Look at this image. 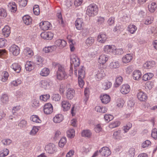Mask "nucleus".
Returning <instances> with one entry per match:
<instances>
[{
	"mask_svg": "<svg viewBox=\"0 0 157 157\" xmlns=\"http://www.w3.org/2000/svg\"><path fill=\"white\" fill-rule=\"evenodd\" d=\"M98 11V8L97 6L93 4L87 7L86 13L89 16L93 17L97 13Z\"/></svg>",
	"mask_w": 157,
	"mask_h": 157,
	"instance_id": "obj_1",
	"label": "nucleus"
},
{
	"mask_svg": "<svg viewBox=\"0 0 157 157\" xmlns=\"http://www.w3.org/2000/svg\"><path fill=\"white\" fill-rule=\"evenodd\" d=\"M10 52L13 55L17 56L20 53V49L15 44L12 45L9 48Z\"/></svg>",
	"mask_w": 157,
	"mask_h": 157,
	"instance_id": "obj_2",
	"label": "nucleus"
},
{
	"mask_svg": "<svg viewBox=\"0 0 157 157\" xmlns=\"http://www.w3.org/2000/svg\"><path fill=\"white\" fill-rule=\"evenodd\" d=\"M56 148L55 146L52 143L48 144L45 147L46 152L50 154H53L55 152Z\"/></svg>",
	"mask_w": 157,
	"mask_h": 157,
	"instance_id": "obj_3",
	"label": "nucleus"
},
{
	"mask_svg": "<svg viewBox=\"0 0 157 157\" xmlns=\"http://www.w3.org/2000/svg\"><path fill=\"white\" fill-rule=\"evenodd\" d=\"M53 111V106L51 103H47L45 104L44 107V111L45 114H50Z\"/></svg>",
	"mask_w": 157,
	"mask_h": 157,
	"instance_id": "obj_4",
	"label": "nucleus"
},
{
	"mask_svg": "<svg viewBox=\"0 0 157 157\" xmlns=\"http://www.w3.org/2000/svg\"><path fill=\"white\" fill-rule=\"evenodd\" d=\"M75 94V91L72 88H69L66 91V96L67 99L68 100L72 99Z\"/></svg>",
	"mask_w": 157,
	"mask_h": 157,
	"instance_id": "obj_5",
	"label": "nucleus"
},
{
	"mask_svg": "<svg viewBox=\"0 0 157 157\" xmlns=\"http://www.w3.org/2000/svg\"><path fill=\"white\" fill-rule=\"evenodd\" d=\"M99 152L102 156L106 157L109 156L111 153L109 149L106 147H103L100 150Z\"/></svg>",
	"mask_w": 157,
	"mask_h": 157,
	"instance_id": "obj_6",
	"label": "nucleus"
},
{
	"mask_svg": "<svg viewBox=\"0 0 157 157\" xmlns=\"http://www.w3.org/2000/svg\"><path fill=\"white\" fill-rule=\"evenodd\" d=\"M52 65L55 67L58 68L56 72H66L64 65L55 62H53L52 63Z\"/></svg>",
	"mask_w": 157,
	"mask_h": 157,
	"instance_id": "obj_7",
	"label": "nucleus"
},
{
	"mask_svg": "<svg viewBox=\"0 0 157 157\" xmlns=\"http://www.w3.org/2000/svg\"><path fill=\"white\" fill-rule=\"evenodd\" d=\"M40 28L43 30H46L51 28V24L48 21L41 22L40 24Z\"/></svg>",
	"mask_w": 157,
	"mask_h": 157,
	"instance_id": "obj_8",
	"label": "nucleus"
},
{
	"mask_svg": "<svg viewBox=\"0 0 157 157\" xmlns=\"http://www.w3.org/2000/svg\"><path fill=\"white\" fill-rule=\"evenodd\" d=\"M115 47L112 45H106L105 46L104 50L106 53L115 52L116 51Z\"/></svg>",
	"mask_w": 157,
	"mask_h": 157,
	"instance_id": "obj_9",
	"label": "nucleus"
},
{
	"mask_svg": "<svg viewBox=\"0 0 157 157\" xmlns=\"http://www.w3.org/2000/svg\"><path fill=\"white\" fill-rule=\"evenodd\" d=\"M130 88L129 86L127 84L123 85L121 88L120 91L123 94H126L130 91Z\"/></svg>",
	"mask_w": 157,
	"mask_h": 157,
	"instance_id": "obj_10",
	"label": "nucleus"
},
{
	"mask_svg": "<svg viewBox=\"0 0 157 157\" xmlns=\"http://www.w3.org/2000/svg\"><path fill=\"white\" fill-rule=\"evenodd\" d=\"M75 26L78 30L81 29L83 26V22L82 18H78L75 21Z\"/></svg>",
	"mask_w": 157,
	"mask_h": 157,
	"instance_id": "obj_11",
	"label": "nucleus"
},
{
	"mask_svg": "<svg viewBox=\"0 0 157 157\" xmlns=\"http://www.w3.org/2000/svg\"><path fill=\"white\" fill-rule=\"evenodd\" d=\"M100 98L102 103L105 104L109 103L111 99L110 96L106 94L101 96Z\"/></svg>",
	"mask_w": 157,
	"mask_h": 157,
	"instance_id": "obj_12",
	"label": "nucleus"
},
{
	"mask_svg": "<svg viewBox=\"0 0 157 157\" xmlns=\"http://www.w3.org/2000/svg\"><path fill=\"white\" fill-rule=\"evenodd\" d=\"M40 36L44 39L50 40L52 39L53 35L51 32H43L41 34Z\"/></svg>",
	"mask_w": 157,
	"mask_h": 157,
	"instance_id": "obj_13",
	"label": "nucleus"
},
{
	"mask_svg": "<svg viewBox=\"0 0 157 157\" xmlns=\"http://www.w3.org/2000/svg\"><path fill=\"white\" fill-rule=\"evenodd\" d=\"M62 106L63 111H67L70 109L71 105L69 101L64 100L62 102Z\"/></svg>",
	"mask_w": 157,
	"mask_h": 157,
	"instance_id": "obj_14",
	"label": "nucleus"
},
{
	"mask_svg": "<svg viewBox=\"0 0 157 157\" xmlns=\"http://www.w3.org/2000/svg\"><path fill=\"white\" fill-rule=\"evenodd\" d=\"M56 78L59 80H62L66 79L67 78L66 72H56Z\"/></svg>",
	"mask_w": 157,
	"mask_h": 157,
	"instance_id": "obj_15",
	"label": "nucleus"
},
{
	"mask_svg": "<svg viewBox=\"0 0 157 157\" xmlns=\"http://www.w3.org/2000/svg\"><path fill=\"white\" fill-rule=\"evenodd\" d=\"M107 39V36L105 34L101 33L98 36L97 41L99 43H103Z\"/></svg>",
	"mask_w": 157,
	"mask_h": 157,
	"instance_id": "obj_16",
	"label": "nucleus"
},
{
	"mask_svg": "<svg viewBox=\"0 0 157 157\" xmlns=\"http://www.w3.org/2000/svg\"><path fill=\"white\" fill-rule=\"evenodd\" d=\"M23 53L25 56L29 57H31L34 54L32 50L28 47H26L24 48L23 51Z\"/></svg>",
	"mask_w": 157,
	"mask_h": 157,
	"instance_id": "obj_17",
	"label": "nucleus"
},
{
	"mask_svg": "<svg viewBox=\"0 0 157 157\" xmlns=\"http://www.w3.org/2000/svg\"><path fill=\"white\" fill-rule=\"evenodd\" d=\"M63 120V116L60 114H58L53 118V121L55 123H59Z\"/></svg>",
	"mask_w": 157,
	"mask_h": 157,
	"instance_id": "obj_18",
	"label": "nucleus"
},
{
	"mask_svg": "<svg viewBox=\"0 0 157 157\" xmlns=\"http://www.w3.org/2000/svg\"><path fill=\"white\" fill-rule=\"evenodd\" d=\"M2 34L5 37H8L10 33V28L8 25H6L2 29Z\"/></svg>",
	"mask_w": 157,
	"mask_h": 157,
	"instance_id": "obj_19",
	"label": "nucleus"
},
{
	"mask_svg": "<svg viewBox=\"0 0 157 157\" xmlns=\"http://www.w3.org/2000/svg\"><path fill=\"white\" fill-rule=\"evenodd\" d=\"M138 99L140 101H144L147 98L146 94L143 92H139L137 94Z\"/></svg>",
	"mask_w": 157,
	"mask_h": 157,
	"instance_id": "obj_20",
	"label": "nucleus"
},
{
	"mask_svg": "<svg viewBox=\"0 0 157 157\" xmlns=\"http://www.w3.org/2000/svg\"><path fill=\"white\" fill-rule=\"evenodd\" d=\"M71 63L73 64L74 67L78 66L80 64V61L78 58L76 56H72L71 58Z\"/></svg>",
	"mask_w": 157,
	"mask_h": 157,
	"instance_id": "obj_21",
	"label": "nucleus"
},
{
	"mask_svg": "<svg viewBox=\"0 0 157 157\" xmlns=\"http://www.w3.org/2000/svg\"><path fill=\"white\" fill-rule=\"evenodd\" d=\"M132 59V56L130 54H127L122 58V61L123 63H129Z\"/></svg>",
	"mask_w": 157,
	"mask_h": 157,
	"instance_id": "obj_22",
	"label": "nucleus"
},
{
	"mask_svg": "<svg viewBox=\"0 0 157 157\" xmlns=\"http://www.w3.org/2000/svg\"><path fill=\"white\" fill-rule=\"evenodd\" d=\"M108 56L105 55H101L98 60V62L101 64H105L108 59Z\"/></svg>",
	"mask_w": 157,
	"mask_h": 157,
	"instance_id": "obj_23",
	"label": "nucleus"
},
{
	"mask_svg": "<svg viewBox=\"0 0 157 157\" xmlns=\"http://www.w3.org/2000/svg\"><path fill=\"white\" fill-rule=\"evenodd\" d=\"M55 44L60 48H63L66 46L67 43L63 40L59 39L55 41Z\"/></svg>",
	"mask_w": 157,
	"mask_h": 157,
	"instance_id": "obj_24",
	"label": "nucleus"
},
{
	"mask_svg": "<svg viewBox=\"0 0 157 157\" xmlns=\"http://www.w3.org/2000/svg\"><path fill=\"white\" fill-rule=\"evenodd\" d=\"M34 64L31 61H27L25 65V68L27 71H31L34 68Z\"/></svg>",
	"mask_w": 157,
	"mask_h": 157,
	"instance_id": "obj_25",
	"label": "nucleus"
},
{
	"mask_svg": "<svg viewBox=\"0 0 157 157\" xmlns=\"http://www.w3.org/2000/svg\"><path fill=\"white\" fill-rule=\"evenodd\" d=\"M23 20L24 23L27 25H31L32 22V19L29 15H25L23 17Z\"/></svg>",
	"mask_w": 157,
	"mask_h": 157,
	"instance_id": "obj_26",
	"label": "nucleus"
},
{
	"mask_svg": "<svg viewBox=\"0 0 157 157\" xmlns=\"http://www.w3.org/2000/svg\"><path fill=\"white\" fill-rule=\"evenodd\" d=\"M141 73L139 70H135L133 73L132 76L135 80H139L141 78Z\"/></svg>",
	"mask_w": 157,
	"mask_h": 157,
	"instance_id": "obj_27",
	"label": "nucleus"
},
{
	"mask_svg": "<svg viewBox=\"0 0 157 157\" xmlns=\"http://www.w3.org/2000/svg\"><path fill=\"white\" fill-rule=\"evenodd\" d=\"M11 67L17 73L20 72L21 69L20 65L16 63H13L11 65Z\"/></svg>",
	"mask_w": 157,
	"mask_h": 157,
	"instance_id": "obj_28",
	"label": "nucleus"
},
{
	"mask_svg": "<svg viewBox=\"0 0 157 157\" xmlns=\"http://www.w3.org/2000/svg\"><path fill=\"white\" fill-rule=\"evenodd\" d=\"M157 6L155 2H153L148 5V10L151 13L154 12L156 9Z\"/></svg>",
	"mask_w": 157,
	"mask_h": 157,
	"instance_id": "obj_29",
	"label": "nucleus"
},
{
	"mask_svg": "<svg viewBox=\"0 0 157 157\" xmlns=\"http://www.w3.org/2000/svg\"><path fill=\"white\" fill-rule=\"evenodd\" d=\"M155 64V62L153 61L147 62L144 64V67L146 69H149L153 67Z\"/></svg>",
	"mask_w": 157,
	"mask_h": 157,
	"instance_id": "obj_30",
	"label": "nucleus"
},
{
	"mask_svg": "<svg viewBox=\"0 0 157 157\" xmlns=\"http://www.w3.org/2000/svg\"><path fill=\"white\" fill-rule=\"evenodd\" d=\"M95 110L98 112L105 113L107 111V109L105 107H101L100 106H97L95 107Z\"/></svg>",
	"mask_w": 157,
	"mask_h": 157,
	"instance_id": "obj_31",
	"label": "nucleus"
},
{
	"mask_svg": "<svg viewBox=\"0 0 157 157\" xmlns=\"http://www.w3.org/2000/svg\"><path fill=\"white\" fill-rule=\"evenodd\" d=\"M49 86V82L46 80H42L40 82V86L44 89H46Z\"/></svg>",
	"mask_w": 157,
	"mask_h": 157,
	"instance_id": "obj_32",
	"label": "nucleus"
},
{
	"mask_svg": "<svg viewBox=\"0 0 157 157\" xmlns=\"http://www.w3.org/2000/svg\"><path fill=\"white\" fill-rule=\"evenodd\" d=\"M50 73L49 70L47 68L45 67L41 70L40 74L42 76H48Z\"/></svg>",
	"mask_w": 157,
	"mask_h": 157,
	"instance_id": "obj_33",
	"label": "nucleus"
},
{
	"mask_svg": "<svg viewBox=\"0 0 157 157\" xmlns=\"http://www.w3.org/2000/svg\"><path fill=\"white\" fill-rule=\"evenodd\" d=\"M8 6L11 10V12H14L17 10V6L14 2H12L10 3Z\"/></svg>",
	"mask_w": 157,
	"mask_h": 157,
	"instance_id": "obj_34",
	"label": "nucleus"
},
{
	"mask_svg": "<svg viewBox=\"0 0 157 157\" xmlns=\"http://www.w3.org/2000/svg\"><path fill=\"white\" fill-rule=\"evenodd\" d=\"M128 31L132 34L134 33L137 29L136 26L133 24H130L128 27Z\"/></svg>",
	"mask_w": 157,
	"mask_h": 157,
	"instance_id": "obj_35",
	"label": "nucleus"
},
{
	"mask_svg": "<svg viewBox=\"0 0 157 157\" xmlns=\"http://www.w3.org/2000/svg\"><path fill=\"white\" fill-rule=\"evenodd\" d=\"M67 136L71 138L75 136V131L73 129H70L67 131Z\"/></svg>",
	"mask_w": 157,
	"mask_h": 157,
	"instance_id": "obj_36",
	"label": "nucleus"
},
{
	"mask_svg": "<svg viewBox=\"0 0 157 157\" xmlns=\"http://www.w3.org/2000/svg\"><path fill=\"white\" fill-rule=\"evenodd\" d=\"M92 133L89 130H84L82 132V136L90 138Z\"/></svg>",
	"mask_w": 157,
	"mask_h": 157,
	"instance_id": "obj_37",
	"label": "nucleus"
},
{
	"mask_svg": "<svg viewBox=\"0 0 157 157\" xmlns=\"http://www.w3.org/2000/svg\"><path fill=\"white\" fill-rule=\"evenodd\" d=\"M123 81V78L121 76H119L116 79L114 86L117 87L119 86L121 84Z\"/></svg>",
	"mask_w": 157,
	"mask_h": 157,
	"instance_id": "obj_38",
	"label": "nucleus"
},
{
	"mask_svg": "<svg viewBox=\"0 0 157 157\" xmlns=\"http://www.w3.org/2000/svg\"><path fill=\"white\" fill-rule=\"evenodd\" d=\"M119 67V62L118 61L115 62H112L111 63L109 67L111 69H115L118 68Z\"/></svg>",
	"mask_w": 157,
	"mask_h": 157,
	"instance_id": "obj_39",
	"label": "nucleus"
},
{
	"mask_svg": "<svg viewBox=\"0 0 157 157\" xmlns=\"http://www.w3.org/2000/svg\"><path fill=\"white\" fill-rule=\"evenodd\" d=\"M31 120L33 122L36 123H40L41 120L37 115H33L30 118Z\"/></svg>",
	"mask_w": 157,
	"mask_h": 157,
	"instance_id": "obj_40",
	"label": "nucleus"
},
{
	"mask_svg": "<svg viewBox=\"0 0 157 157\" xmlns=\"http://www.w3.org/2000/svg\"><path fill=\"white\" fill-rule=\"evenodd\" d=\"M7 16V13L6 10L3 8H0V18L3 19Z\"/></svg>",
	"mask_w": 157,
	"mask_h": 157,
	"instance_id": "obj_41",
	"label": "nucleus"
},
{
	"mask_svg": "<svg viewBox=\"0 0 157 157\" xmlns=\"http://www.w3.org/2000/svg\"><path fill=\"white\" fill-rule=\"evenodd\" d=\"M94 39L93 37H89L86 40V44L89 46H91L94 42Z\"/></svg>",
	"mask_w": 157,
	"mask_h": 157,
	"instance_id": "obj_42",
	"label": "nucleus"
},
{
	"mask_svg": "<svg viewBox=\"0 0 157 157\" xmlns=\"http://www.w3.org/2000/svg\"><path fill=\"white\" fill-rule=\"evenodd\" d=\"M34 13L36 15H38L40 13V10L39 6L36 5L34 6L33 8Z\"/></svg>",
	"mask_w": 157,
	"mask_h": 157,
	"instance_id": "obj_43",
	"label": "nucleus"
},
{
	"mask_svg": "<svg viewBox=\"0 0 157 157\" xmlns=\"http://www.w3.org/2000/svg\"><path fill=\"white\" fill-rule=\"evenodd\" d=\"M105 76V74L102 70L100 71H98V73L96 75V77L98 78V80L101 79L103 77Z\"/></svg>",
	"mask_w": 157,
	"mask_h": 157,
	"instance_id": "obj_44",
	"label": "nucleus"
},
{
	"mask_svg": "<svg viewBox=\"0 0 157 157\" xmlns=\"http://www.w3.org/2000/svg\"><path fill=\"white\" fill-rule=\"evenodd\" d=\"M9 153V150L6 148L0 151V157H4L7 155Z\"/></svg>",
	"mask_w": 157,
	"mask_h": 157,
	"instance_id": "obj_45",
	"label": "nucleus"
},
{
	"mask_svg": "<svg viewBox=\"0 0 157 157\" xmlns=\"http://www.w3.org/2000/svg\"><path fill=\"white\" fill-rule=\"evenodd\" d=\"M66 137H63L60 140L59 143V147H63L66 143Z\"/></svg>",
	"mask_w": 157,
	"mask_h": 157,
	"instance_id": "obj_46",
	"label": "nucleus"
},
{
	"mask_svg": "<svg viewBox=\"0 0 157 157\" xmlns=\"http://www.w3.org/2000/svg\"><path fill=\"white\" fill-rule=\"evenodd\" d=\"M1 100L3 103H7L9 101V98L7 95L6 94L3 95L1 98Z\"/></svg>",
	"mask_w": 157,
	"mask_h": 157,
	"instance_id": "obj_47",
	"label": "nucleus"
},
{
	"mask_svg": "<svg viewBox=\"0 0 157 157\" xmlns=\"http://www.w3.org/2000/svg\"><path fill=\"white\" fill-rule=\"evenodd\" d=\"M135 153V149L133 148H131L129 149L128 152V157H133Z\"/></svg>",
	"mask_w": 157,
	"mask_h": 157,
	"instance_id": "obj_48",
	"label": "nucleus"
},
{
	"mask_svg": "<svg viewBox=\"0 0 157 157\" xmlns=\"http://www.w3.org/2000/svg\"><path fill=\"white\" fill-rule=\"evenodd\" d=\"M104 118L105 121L109 122L113 118V117L111 114H106L104 116Z\"/></svg>",
	"mask_w": 157,
	"mask_h": 157,
	"instance_id": "obj_49",
	"label": "nucleus"
},
{
	"mask_svg": "<svg viewBox=\"0 0 157 157\" xmlns=\"http://www.w3.org/2000/svg\"><path fill=\"white\" fill-rule=\"evenodd\" d=\"M112 85V83L109 82H107L104 83L103 85V89L104 90H107Z\"/></svg>",
	"mask_w": 157,
	"mask_h": 157,
	"instance_id": "obj_50",
	"label": "nucleus"
},
{
	"mask_svg": "<svg viewBox=\"0 0 157 157\" xmlns=\"http://www.w3.org/2000/svg\"><path fill=\"white\" fill-rule=\"evenodd\" d=\"M154 19L152 17H148L146 19L144 24L147 25L151 24L153 22Z\"/></svg>",
	"mask_w": 157,
	"mask_h": 157,
	"instance_id": "obj_51",
	"label": "nucleus"
},
{
	"mask_svg": "<svg viewBox=\"0 0 157 157\" xmlns=\"http://www.w3.org/2000/svg\"><path fill=\"white\" fill-rule=\"evenodd\" d=\"M50 98V95L48 94L42 95L40 96V99L44 101H46Z\"/></svg>",
	"mask_w": 157,
	"mask_h": 157,
	"instance_id": "obj_52",
	"label": "nucleus"
},
{
	"mask_svg": "<svg viewBox=\"0 0 157 157\" xmlns=\"http://www.w3.org/2000/svg\"><path fill=\"white\" fill-rule=\"evenodd\" d=\"M9 76V75L8 72L6 71H4L3 72V75L2 76V81L3 82H5L7 80Z\"/></svg>",
	"mask_w": 157,
	"mask_h": 157,
	"instance_id": "obj_53",
	"label": "nucleus"
},
{
	"mask_svg": "<svg viewBox=\"0 0 157 157\" xmlns=\"http://www.w3.org/2000/svg\"><path fill=\"white\" fill-rule=\"evenodd\" d=\"M83 67H82L78 71V77L84 78L85 77V71H84V70L83 69Z\"/></svg>",
	"mask_w": 157,
	"mask_h": 157,
	"instance_id": "obj_54",
	"label": "nucleus"
},
{
	"mask_svg": "<svg viewBox=\"0 0 157 157\" xmlns=\"http://www.w3.org/2000/svg\"><path fill=\"white\" fill-rule=\"evenodd\" d=\"M36 60L37 62V64L40 65V67H41L42 66V63L44 61V59L41 56H38L36 58Z\"/></svg>",
	"mask_w": 157,
	"mask_h": 157,
	"instance_id": "obj_55",
	"label": "nucleus"
},
{
	"mask_svg": "<svg viewBox=\"0 0 157 157\" xmlns=\"http://www.w3.org/2000/svg\"><path fill=\"white\" fill-rule=\"evenodd\" d=\"M57 17H58V21L59 24L61 25L62 26H64V23L63 21L62 15L61 13H58L57 14Z\"/></svg>",
	"mask_w": 157,
	"mask_h": 157,
	"instance_id": "obj_56",
	"label": "nucleus"
},
{
	"mask_svg": "<svg viewBox=\"0 0 157 157\" xmlns=\"http://www.w3.org/2000/svg\"><path fill=\"white\" fill-rule=\"evenodd\" d=\"M151 136L155 139H157V129L154 128L152 131Z\"/></svg>",
	"mask_w": 157,
	"mask_h": 157,
	"instance_id": "obj_57",
	"label": "nucleus"
},
{
	"mask_svg": "<svg viewBox=\"0 0 157 157\" xmlns=\"http://www.w3.org/2000/svg\"><path fill=\"white\" fill-rule=\"evenodd\" d=\"M21 83V80L17 79L16 80L13 81L11 84L14 86H17Z\"/></svg>",
	"mask_w": 157,
	"mask_h": 157,
	"instance_id": "obj_58",
	"label": "nucleus"
},
{
	"mask_svg": "<svg viewBox=\"0 0 157 157\" xmlns=\"http://www.w3.org/2000/svg\"><path fill=\"white\" fill-rule=\"evenodd\" d=\"M38 129L36 127L33 126V128L32 129L30 132V134L32 135H34L36 134L38 132Z\"/></svg>",
	"mask_w": 157,
	"mask_h": 157,
	"instance_id": "obj_59",
	"label": "nucleus"
},
{
	"mask_svg": "<svg viewBox=\"0 0 157 157\" xmlns=\"http://www.w3.org/2000/svg\"><path fill=\"white\" fill-rule=\"evenodd\" d=\"M119 124V123L117 121H116L110 124L109 125V127L110 128H113L117 127Z\"/></svg>",
	"mask_w": 157,
	"mask_h": 157,
	"instance_id": "obj_60",
	"label": "nucleus"
},
{
	"mask_svg": "<svg viewBox=\"0 0 157 157\" xmlns=\"http://www.w3.org/2000/svg\"><path fill=\"white\" fill-rule=\"evenodd\" d=\"M151 143L150 141L146 140L142 144V147L144 148L147 147Z\"/></svg>",
	"mask_w": 157,
	"mask_h": 157,
	"instance_id": "obj_61",
	"label": "nucleus"
},
{
	"mask_svg": "<svg viewBox=\"0 0 157 157\" xmlns=\"http://www.w3.org/2000/svg\"><path fill=\"white\" fill-rule=\"evenodd\" d=\"M61 96L58 94H55L53 96V100L56 101H58L60 100Z\"/></svg>",
	"mask_w": 157,
	"mask_h": 157,
	"instance_id": "obj_62",
	"label": "nucleus"
},
{
	"mask_svg": "<svg viewBox=\"0 0 157 157\" xmlns=\"http://www.w3.org/2000/svg\"><path fill=\"white\" fill-rule=\"evenodd\" d=\"M6 42V40L5 39L0 38V48L3 47Z\"/></svg>",
	"mask_w": 157,
	"mask_h": 157,
	"instance_id": "obj_63",
	"label": "nucleus"
},
{
	"mask_svg": "<svg viewBox=\"0 0 157 157\" xmlns=\"http://www.w3.org/2000/svg\"><path fill=\"white\" fill-rule=\"evenodd\" d=\"M40 105L39 101L38 100L34 99L33 101V104L32 106L33 107H36L39 106Z\"/></svg>",
	"mask_w": 157,
	"mask_h": 157,
	"instance_id": "obj_64",
	"label": "nucleus"
}]
</instances>
